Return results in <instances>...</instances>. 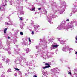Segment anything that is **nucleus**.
I'll list each match as a JSON object with an SVG mask.
<instances>
[{
	"mask_svg": "<svg viewBox=\"0 0 77 77\" xmlns=\"http://www.w3.org/2000/svg\"><path fill=\"white\" fill-rule=\"evenodd\" d=\"M53 39L50 38L48 40H46L45 38L40 39V43H39V45H38L36 46V49L39 50V47H42L43 49L47 48V44L50 43V42H52Z\"/></svg>",
	"mask_w": 77,
	"mask_h": 77,
	"instance_id": "f257e3e1",
	"label": "nucleus"
},
{
	"mask_svg": "<svg viewBox=\"0 0 77 77\" xmlns=\"http://www.w3.org/2000/svg\"><path fill=\"white\" fill-rule=\"evenodd\" d=\"M73 22L72 21H71L66 26H64V25L65 24V22H62V23L59 26L57 27V29H58V30H62V29H65L66 30H68L69 29H71V30H74V26H72V25Z\"/></svg>",
	"mask_w": 77,
	"mask_h": 77,
	"instance_id": "f03ea898",
	"label": "nucleus"
},
{
	"mask_svg": "<svg viewBox=\"0 0 77 77\" xmlns=\"http://www.w3.org/2000/svg\"><path fill=\"white\" fill-rule=\"evenodd\" d=\"M6 45L8 47V49L4 48H3V45L2 44V43H0V47H1V49H4V50H6L8 52V54H11V52L10 51V50H11V48H10V43L9 42H7L6 43Z\"/></svg>",
	"mask_w": 77,
	"mask_h": 77,
	"instance_id": "7ed1b4c3",
	"label": "nucleus"
},
{
	"mask_svg": "<svg viewBox=\"0 0 77 77\" xmlns=\"http://www.w3.org/2000/svg\"><path fill=\"white\" fill-rule=\"evenodd\" d=\"M48 50L47 49H46V50L45 51V52H44V51H41V52L43 53H45L46 54H46V56L48 57V58H50V57H52L51 55L52 54H54V53H48Z\"/></svg>",
	"mask_w": 77,
	"mask_h": 77,
	"instance_id": "20e7f679",
	"label": "nucleus"
},
{
	"mask_svg": "<svg viewBox=\"0 0 77 77\" xmlns=\"http://www.w3.org/2000/svg\"><path fill=\"white\" fill-rule=\"evenodd\" d=\"M50 17H48V21L50 23V24H52L53 22L51 21V18H56V15L54 14H51L50 15Z\"/></svg>",
	"mask_w": 77,
	"mask_h": 77,
	"instance_id": "39448f33",
	"label": "nucleus"
},
{
	"mask_svg": "<svg viewBox=\"0 0 77 77\" xmlns=\"http://www.w3.org/2000/svg\"><path fill=\"white\" fill-rule=\"evenodd\" d=\"M60 9H59L58 11L59 14H63V12H64V9H65V6H61L60 7Z\"/></svg>",
	"mask_w": 77,
	"mask_h": 77,
	"instance_id": "423d86ee",
	"label": "nucleus"
},
{
	"mask_svg": "<svg viewBox=\"0 0 77 77\" xmlns=\"http://www.w3.org/2000/svg\"><path fill=\"white\" fill-rule=\"evenodd\" d=\"M68 50L69 51H70V50H72V48H69V46H66L65 48H63L62 49V50L63 51H65V52H66V51H68Z\"/></svg>",
	"mask_w": 77,
	"mask_h": 77,
	"instance_id": "0eeeda50",
	"label": "nucleus"
},
{
	"mask_svg": "<svg viewBox=\"0 0 77 77\" xmlns=\"http://www.w3.org/2000/svg\"><path fill=\"white\" fill-rule=\"evenodd\" d=\"M55 44H53L50 47V49L51 50H53V49H55V47H58L59 45L56 44V43H55Z\"/></svg>",
	"mask_w": 77,
	"mask_h": 77,
	"instance_id": "6e6552de",
	"label": "nucleus"
},
{
	"mask_svg": "<svg viewBox=\"0 0 77 77\" xmlns=\"http://www.w3.org/2000/svg\"><path fill=\"white\" fill-rule=\"evenodd\" d=\"M15 7L17 8V10H18V11H21L23 10V7L20 5H18V6H15Z\"/></svg>",
	"mask_w": 77,
	"mask_h": 77,
	"instance_id": "1a4fd4ad",
	"label": "nucleus"
},
{
	"mask_svg": "<svg viewBox=\"0 0 77 77\" xmlns=\"http://www.w3.org/2000/svg\"><path fill=\"white\" fill-rule=\"evenodd\" d=\"M37 55H39V56H41V57L42 58V59L44 58V57H43V55H44V54H43L41 53V52L37 51Z\"/></svg>",
	"mask_w": 77,
	"mask_h": 77,
	"instance_id": "9d476101",
	"label": "nucleus"
},
{
	"mask_svg": "<svg viewBox=\"0 0 77 77\" xmlns=\"http://www.w3.org/2000/svg\"><path fill=\"white\" fill-rule=\"evenodd\" d=\"M51 71L52 72H56V71H59V69H57V68H54L52 69Z\"/></svg>",
	"mask_w": 77,
	"mask_h": 77,
	"instance_id": "9b49d317",
	"label": "nucleus"
},
{
	"mask_svg": "<svg viewBox=\"0 0 77 77\" xmlns=\"http://www.w3.org/2000/svg\"><path fill=\"white\" fill-rule=\"evenodd\" d=\"M45 65L47 66H46L45 67H44L42 68L43 69H45V68H49L50 67V64H49L48 63H46L45 64Z\"/></svg>",
	"mask_w": 77,
	"mask_h": 77,
	"instance_id": "f8f14e48",
	"label": "nucleus"
},
{
	"mask_svg": "<svg viewBox=\"0 0 77 77\" xmlns=\"http://www.w3.org/2000/svg\"><path fill=\"white\" fill-rule=\"evenodd\" d=\"M74 75H76V77H77V69H75L74 70Z\"/></svg>",
	"mask_w": 77,
	"mask_h": 77,
	"instance_id": "ddd939ff",
	"label": "nucleus"
},
{
	"mask_svg": "<svg viewBox=\"0 0 77 77\" xmlns=\"http://www.w3.org/2000/svg\"><path fill=\"white\" fill-rule=\"evenodd\" d=\"M9 62H10V60L8 59L7 60L6 62V64L7 65H9Z\"/></svg>",
	"mask_w": 77,
	"mask_h": 77,
	"instance_id": "4468645a",
	"label": "nucleus"
},
{
	"mask_svg": "<svg viewBox=\"0 0 77 77\" xmlns=\"http://www.w3.org/2000/svg\"><path fill=\"white\" fill-rule=\"evenodd\" d=\"M30 51V50H29V49L28 48H27V49L26 50V51L27 53H29V51Z\"/></svg>",
	"mask_w": 77,
	"mask_h": 77,
	"instance_id": "2eb2a0df",
	"label": "nucleus"
},
{
	"mask_svg": "<svg viewBox=\"0 0 77 77\" xmlns=\"http://www.w3.org/2000/svg\"><path fill=\"white\" fill-rule=\"evenodd\" d=\"M7 29H8V28H5L4 30V32L5 34H6V30H7Z\"/></svg>",
	"mask_w": 77,
	"mask_h": 77,
	"instance_id": "dca6fc26",
	"label": "nucleus"
},
{
	"mask_svg": "<svg viewBox=\"0 0 77 77\" xmlns=\"http://www.w3.org/2000/svg\"><path fill=\"white\" fill-rule=\"evenodd\" d=\"M42 72L43 73V75H45V74H47V71H46L44 73H43L44 72L43 71H42Z\"/></svg>",
	"mask_w": 77,
	"mask_h": 77,
	"instance_id": "f3484780",
	"label": "nucleus"
},
{
	"mask_svg": "<svg viewBox=\"0 0 77 77\" xmlns=\"http://www.w3.org/2000/svg\"><path fill=\"white\" fill-rule=\"evenodd\" d=\"M73 13H75L77 12V8H74L73 10Z\"/></svg>",
	"mask_w": 77,
	"mask_h": 77,
	"instance_id": "a211bd4d",
	"label": "nucleus"
},
{
	"mask_svg": "<svg viewBox=\"0 0 77 77\" xmlns=\"http://www.w3.org/2000/svg\"><path fill=\"white\" fill-rule=\"evenodd\" d=\"M34 30L36 31L37 32H38V28L34 27Z\"/></svg>",
	"mask_w": 77,
	"mask_h": 77,
	"instance_id": "6ab92c4d",
	"label": "nucleus"
},
{
	"mask_svg": "<svg viewBox=\"0 0 77 77\" xmlns=\"http://www.w3.org/2000/svg\"><path fill=\"white\" fill-rule=\"evenodd\" d=\"M65 42L63 41V40H62L61 42L60 43L61 44H63L65 43Z\"/></svg>",
	"mask_w": 77,
	"mask_h": 77,
	"instance_id": "aec40b11",
	"label": "nucleus"
},
{
	"mask_svg": "<svg viewBox=\"0 0 77 77\" xmlns=\"http://www.w3.org/2000/svg\"><path fill=\"white\" fill-rule=\"evenodd\" d=\"M22 44L23 45H26L27 44V43L23 41V42Z\"/></svg>",
	"mask_w": 77,
	"mask_h": 77,
	"instance_id": "412c9836",
	"label": "nucleus"
},
{
	"mask_svg": "<svg viewBox=\"0 0 77 77\" xmlns=\"http://www.w3.org/2000/svg\"><path fill=\"white\" fill-rule=\"evenodd\" d=\"M6 2H5L4 4L3 3L2 4V6H6Z\"/></svg>",
	"mask_w": 77,
	"mask_h": 77,
	"instance_id": "4be33fe9",
	"label": "nucleus"
},
{
	"mask_svg": "<svg viewBox=\"0 0 77 77\" xmlns=\"http://www.w3.org/2000/svg\"><path fill=\"white\" fill-rule=\"evenodd\" d=\"M31 10L33 11H35V7H32L31 8Z\"/></svg>",
	"mask_w": 77,
	"mask_h": 77,
	"instance_id": "5701e85b",
	"label": "nucleus"
},
{
	"mask_svg": "<svg viewBox=\"0 0 77 77\" xmlns=\"http://www.w3.org/2000/svg\"><path fill=\"white\" fill-rule=\"evenodd\" d=\"M5 24L6 25H12V24H11L8 22H5Z\"/></svg>",
	"mask_w": 77,
	"mask_h": 77,
	"instance_id": "b1692460",
	"label": "nucleus"
},
{
	"mask_svg": "<svg viewBox=\"0 0 77 77\" xmlns=\"http://www.w3.org/2000/svg\"><path fill=\"white\" fill-rule=\"evenodd\" d=\"M4 57V58L2 59L3 61H5V60H6V59L5 58V57Z\"/></svg>",
	"mask_w": 77,
	"mask_h": 77,
	"instance_id": "393cba45",
	"label": "nucleus"
},
{
	"mask_svg": "<svg viewBox=\"0 0 77 77\" xmlns=\"http://www.w3.org/2000/svg\"><path fill=\"white\" fill-rule=\"evenodd\" d=\"M7 72H11V69H9L7 71Z\"/></svg>",
	"mask_w": 77,
	"mask_h": 77,
	"instance_id": "a878e982",
	"label": "nucleus"
},
{
	"mask_svg": "<svg viewBox=\"0 0 77 77\" xmlns=\"http://www.w3.org/2000/svg\"><path fill=\"white\" fill-rule=\"evenodd\" d=\"M21 15H24V12L22 11L20 13Z\"/></svg>",
	"mask_w": 77,
	"mask_h": 77,
	"instance_id": "bb28decb",
	"label": "nucleus"
},
{
	"mask_svg": "<svg viewBox=\"0 0 77 77\" xmlns=\"http://www.w3.org/2000/svg\"><path fill=\"white\" fill-rule=\"evenodd\" d=\"M19 18H20V19L21 21H23V20H24V18H23V17H20Z\"/></svg>",
	"mask_w": 77,
	"mask_h": 77,
	"instance_id": "cd10ccee",
	"label": "nucleus"
},
{
	"mask_svg": "<svg viewBox=\"0 0 77 77\" xmlns=\"http://www.w3.org/2000/svg\"><path fill=\"white\" fill-rule=\"evenodd\" d=\"M15 53L16 54H19V52H18L16 51V50H15Z\"/></svg>",
	"mask_w": 77,
	"mask_h": 77,
	"instance_id": "c85d7f7f",
	"label": "nucleus"
},
{
	"mask_svg": "<svg viewBox=\"0 0 77 77\" xmlns=\"http://www.w3.org/2000/svg\"><path fill=\"white\" fill-rule=\"evenodd\" d=\"M68 72L69 74H70V75H71V71L69 72L68 70Z\"/></svg>",
	"mask_w": 77,
	"mask_h": 77,
	"instance_id": "c756f323",
	"label": "nucleus"
},
{
	"mask_svg": "<svg viewBox=\"0 0 77 77\" xmlns=\"http://www.w3.org/2000/svg\"><path fill=\"white\" fill-rule=\"evenodd\" d=\"M3 68V66H2V64L0 63V68Z\"/></svg>",
	"mask_w": 77,
	"mask_h": 77,
	"instance_id": "7c9ffc66",
	"label": "nucleus"
},
{
	"mask_svg": "<svg viewBox=\"0 0 77 77\" xmlns=\"http://www.w3.org/2000/svg\"><path fill=\"white\" fill-rule=\"evenodd\" d=\"M56 12H57L56 11V10H54L53 11V14H56Z\"/></svg>",
	"mask_w": 77,
	"mask_h": 77,
	"instance_id": "2f4dec72",
	"label": "nucleus"
},
{
	"mask_svg": "<svg viewBox=\"0 0 77 77\" xmlns=\"http://www.w3.org/2000/svg\"><path fill=\"white\" fill-rule=\"evenodd\" d=\"M21 59H22V60H25V58L23 57H21Z\"/></svg>",
	"mask_w": 77,
	"mask_h": 77,
	"instance_id": "473e14b6",
	"label": "nucleus"
},
{
	"mask_svg": "<svg viewBox=\"0 0 77 77\" xmlns=\"http://www.w3.org/2000/svg\"><path fill=\"white\" fill-rule=\"evenodd\" d=\"M20 28H21V29H23V26L22 25H20Z\"/></svg>",
	"mask_w": 77,
	"mask_h": 77,
	"instance_id": "72a5a7b5",
	"label": "nucleus"
},
{
	"mask_svg": "<svg viewBox=\"0 0 77 77\" xmlns=\"http://www.w3.org/2000/svg\"><path fill=\"white\" fill-rule=\"evenodd\" d=\"M14 69H15V70H16V71H19V69L18 68H15Z\"/></svg>",
	"mask_w": 77,
	"mask_h": 77,
	"instance_id": "f704fd0d",
	"label": "nucleus"
},
{
	"mask_svg": "<svg viewBox=\"0 0 77 77\" xmlns=\"http://www.w3.org/2000/svg\"><path fill=\"white\" fill-rule=\"evenodd\" d=\"M20 35H23V33L22 32H20Z\"/></svg>",
	"mask_w": 77,
	"mask_h": 77,
	"instance_id": "c9c22d12",
	"label": "nucleus"
},
{
	"mask_svg": "<svg viewBox=\"0 0 77 77\" xmlns=\"http://www.w3.org/2000/svg\"><path fill=\"white\" fill-rule=\"evenodd\" d=\"M28 39L30 42H31V40H30V38H29Z\"/></svg>",
	"mask_w": 77,
	"mask_h": 77,
	"instance_id": "e433bc0d",
	"label": "nucleus"
},
{
	"mask_svg": "<svg viewBox=\"0 0 77 77\" xmlns=\"http://www.w3.org/2000/svg\"><path fill=\"white\" fill-rule=\"evenodd\" d=\"M14 75L15 77H17V73L14 74Z\"/></svg>",
	"mask_w": 77,
	"mask_h": 77,
	"instance_id": "4c0bfd02",
	"label": "nucleus"
},
{
	"mask_svg": "<svg viewBox=\"0 0 77 77\" xmlns=\"http://www.w3.org/2000/svg\"><path fill=\"white\" fill-rule=\"evenodd\" d=\"M31 34L32 35H34V32L32 31Z\"/></svg>",
	"mask_w": 77,
	"mask_h": 77,
	"instance_id": "58836bf2",
	"label": "nucleus"
},
{
	"mask_svg": "<svg viewBox=\"0 0 77 77\" xmlns=\"http://www.w3.org/2000/svg\"><path fill=\"white\" fill-rule=\"evenodd\" d=\"M20 1H18V0H17V3H20Z\"/></svg>",
	"mask_w": 77,
	"mask_h": 77,
	"instance_id": "ea45409f",
	"label": "nucleus"
},
{
	"mask_svg": "<svg viewBox=\"0 0 77 77\" xmlns=\"http://www.w3.org/2000/svg\"><path fill=\"white\" fill-rule=\"evenodd\" d=\"M55 6L56 8H57V7L58 6V5H55Z\"/></svg>",
	"mask_w": 77,
	"mask_h": 77,
	"instance_id": "a19ab883",
	"label": "nucleus"
},
{
	"mask_svg": "<svg viewBox=\"0 0 77 77\" xmlns=\"http://www.w3.org/2000/svg\"><path fill=\"white\" fill-rule=\"evenodd\" d=\"M1 77H5V75H2L1 76Z\"/></svg>",
	"mask_w": 77,
	"mask_h": 77,
	"instance_id": "79ce46f5",
	"label": "nucleus"
},
{
	"mask_svg": "<svg viewBox=\"0 0 77 77\" xmlns=\"http://www.w3.org/2000/svg\"><path fill=\"white\" fill-rule=\"evenodd\" d=\"M38 27H39V25H37L36 26V28H38Z\"/></svg>",
	"mask_w": 77,
	"mask_h": 77,
	"instance_id": "37998d69",
	"label": "nucleus"
},
{
	"mask_svg": "<svg viewBox=\"0 0 77 77\" xmlns=\"http://www.w3.org/2000/svg\"><path fill=\"white\" fill-rule=\"evenodd\" d=\"M19 60V62H21V60Z\"/></svg>",
	"mask_w": 77,
	"mask_h": 77,
	"instance_id": "c03bdc74",
	"label": "nucleus"
},
{
	"mask_svg": "<svg viewBox=\"0 0 77 77\" xmlns=\"http://www.w3.org/2000/svg\"><path fill=\"white\" fill-rule=\"evenodd\" d=\"M60 39H61V38H58V40L59 41H60Z\"/></svg>",
	"mask_w": 77,
	"mask_h": 77,
	"instance_id": "a18cd8bd",
	"label": "nucleus"
},
{
	"mask_svg": "<svg viewBox=\"0 0 77 77\" xmlns=\"http://www.w3.org/2000/svg\"><path fill=\"white\" fill-rule=\"evenodd\" d=\"M66 21H69V19H67L66 20Z\"/></svg>",
	"mask_w": 77,
	"mask_h": 77,
	"instance_id": "49530a36",
	"label": "nucleus"
},
{
	"mask_svg": "<svg viewBox=\"0 0 77 77\" xmlns=\"http://www.w3.org/2000/svg\"><path fill=\"white\" fill-rule=\"evenodd\" d=\"M41 9V8H38V10H39V11H40V10Z\"/></svg>",
	"mask_w": 77,
	"mask_h": 77,
	"instance_id": "de8ad7c7",
	"label": "nucleus"
},
{
	"mask_svg": "<svg viewBox=\"0 0 77 77\" xmlns=\"http://www.w3.org/2000/svg\"><path fill=\"white\" fill-rule=\"evenodd\" d=\"M38 6H40V4L39 3H38Z\"/></svg>",
	"mask_w": 77,
	"mask_h": 77,
	"instance_id": "09e8293b",
	"label": "nucleus"
},
{
	"mask_svg": "<svg viewBox=\"0 0 77 77\" xmlns=\"http://www.w3.org/2000/svg\"><path fill=\"white\" fill-rule=\"evenodd\" d=\"M8 39H10V37H8Z\"/></svg>",
	"mask_w": 77,
	"mask_h": 77,
	"instance_id": "8fccbe9b",
	"label": "nucleus"
},
{
	"mask_svg": "<svg viewBox=\"0 0 77 77\" xmlns=\"http://www.w3.org/2000/svg\"><path fill=\"white\" fill-rule=\"evenodd\" d=\"M22 55H23V56H24V55H25V54H24V53H23V54H22Z\"/></svg>",
	"mask_w": 77,
	"mask_h": 77,
	"instance_id": "3c124183",
	"label": "nucleus"
},
{
	"mask_svg": "<svg viewBox=\"0 0 77 77\" xmlns=\"http://www.w3.org/2000/svg\"><path fill=\"white\" fill-rule=\"evenodd\" d=\"M45 14H47V11H45Z\"/></svg>",
	"mask_w": 77,
	"mask_h": 77,
	"instance_id": "603ef678",
	"label": "nucleus"
},
{
	"mask_svg": "<svg viewBox=\"0 0 77 77\" xmlns=\"http://www.w3.org/2000/svg\"><path fill=\"white\" fill-rule=\"evenodd\" d=\"M34 77H37V76L36 75H34Z\"/></svg>",
	"mask_w": 77,
	"mask_h": 77,
	"instance_id": "864d4df0",
	"label": "nucleus"
},
{
	"mask_svg": "<svg viewBox=\"0 0 77 77\" xmlns=\"http://www.w3.org/2000/svg\"><path fill=\"white\" fill-rule=\"evenodd\" d=\"M41 30H44V29H41Z\"/></svg>",
	"mask_w": 77,
	"mask_h": 77,
	"instance_id": "5fc2aeb1",
	"label": "nucleus"
},
{
	"mask_svg": "<svg viewBox=\"0 0 77 77\" xmlns=\"http://www.w3.org/2000/svg\"><path fill=\"white\" fill-rule=\"evenodd\" d=\"M30 56H31V58H33V57H32V56H31V55H30Z\"/></svg>",
	"mask_w": 77,
	"mask_h": 77,
	"instance_id": "6e6d98bb",
	"label": "nucleus"
},
{
	"mask_svg": "<svg viewBox=\"0 0 77 77\" xmlns=\"http://www.w3.org/2000/svg\"><path fill=\"white\" fill-rule=\"evenodd\" d=\"M60 61H62V59H60Z\"/></svg>",
	"mask_w": 77,
	"mask_h": 77,
	"instance_id": "4d7b16f0",
	"label": "nucleus"
},
{
	"mask_svg": "<svg viewBox=\"0 0 77 77\" xmlns=\"http://www.w3.org/2000/svg\"><path fill=\"white\" fill-rule=\"evenodd\" d=\"M36 14V12H35V14Z\"/></svg>",
	"mask_w": 77,
	"mask_h": 77,
	"instance_id": "13d9d810",
	"label": "nucleus"
},
{
	"mask_svg": "<svg viewBox=\"0 0 77 77\" xmlns=\"http://www.w3.org/2000/svg\"><path fill=\"white\" fill-rule=\"evenodd\" d=\"M14 31V29H13L12 30V31Z\"/></svg>",
	"mask_w": 77,
	"mask_h": 77,
	"instance_id": "bf43d9fd",
	"label": "nucleus"
},
{
	"mask_svg": "<svg viewBox=\"0 0 77 77\" xmlns=\"http://www.w3.org/2000/svg\"><path fill=\"white\" fill-rule=\"evenodd\" d=\"M71 15H72V13H71Z\"/></svg>",
	"mask_w": 77,
	"mask_h": 77,
	"instance_id": "052dcab7",
	"label": "nucleus"
},
{
	"mask_svg": "<svg viewBox=\"0 0 77 77\" xmlns=\"http://www.w3.org/2000/svg\"><path fill=\"white\" fill-rule=\"evenodd\" d=\"M25 75H27V73H25Z\"/></svg>",
	"mask_w": 77,
	"mask_h": 77,
	"instance_id": "680f3d73",
	"label": "nucleus"
},
{
	"mask_svg": "<svg viewBox=\"0 0 77 77\" xmlns=\"http://www.w3.org/2000/svg\"><path fill=\"white\" fill-rule=\"evenodd\" d=\"M1 7H0V9H1Z\"/></svg>",
	"mask_w": 77,
	"mask_h": 77,
	"instance_id": "e2e57ef3",
	"label": "nucleus"
},
{
	"mask_svg": "<svg viewBox=\"0 0 77 77\" xmlns=\"http://www.w3.org/2000/svg\"><path fill=\"white\" fill-rule=\"evenodd\" d=\"M26 2V1H27V0H25Z\"/></svg>",
	"mask_w": 77,
	"mask_h": 77,
	"instance_id": "0e129e2a",
	"label": "nucleus"
},
{
	"mask_svg": "<svg viewBox=\"0 0 77 77\" xmlns=\"http://www.w3.org/2000/svg\"><path fill=\"white\" fill-rule=\"evenodd\" d=\"M64 4H65H65H66V3H64Z\"/></svg>",
	"mask_w": 77,
	"mask_h": 77,
	"instance_id": "69168bd1",
	"label": "nucleus"
},
{
	"mask_svg": "<svg viewBox=\"0 0 77 77\" xmlns=\"http://www.w3.org/2000/svg\"><path fill=\"white\" fill-rule=\"evenodd\" d=\"M68 68H69V67H68Z\"/></svg>",
	"mask_w": 77,
	"mask_h": 77,
	"instance_id": "338daca9",
	"label": "nucleus"
},
{
	"mask_svg": "<svg viewBox=\"0 0 77 77\" xmlns=\"http://www.w3.org/2000/svg\"><path fill=\"white\" fill-rule=\"evenodd\" d=\"M43 77H44V76H43Z\"/></svg>",
	"mask_w": 77,
	"mask_h": 77,
	"instance_id": "774afa93",
	"label": "nucleus"
}]
</instances>
